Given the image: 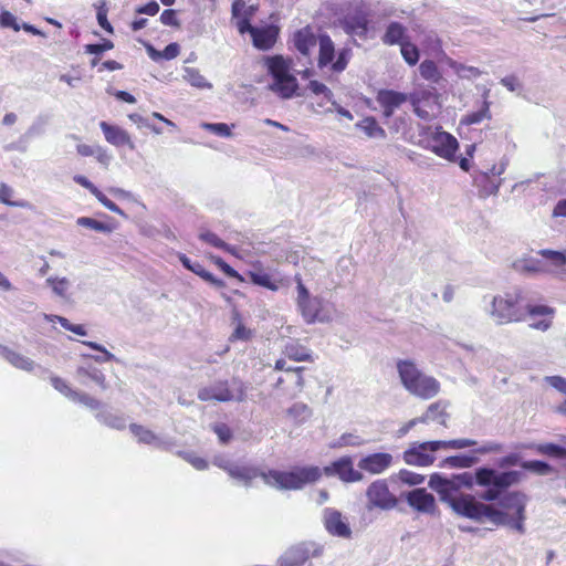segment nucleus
<instances>
[{
    "mask_svg": "<svg viewBox=\"0 0 566 566\" xmlns=\"http://www.w3.org/2000/svg\"><path fill=\"white\" fill-rule=\"evenodd\" d=\"M338 476L343 482H358L361 481L364 475L360 471L355 470L350 457H343L329 465L321 470V475Z\"/></svg>",
    "mask_w": 566,
    "mask_h": 566,
    "instance_id": "2eb2a0df",
    "label": "nucleus"
},
{
    "mask_svg": "<svg viewBox=\"0 0 566 566\" xmlns=\"http://www.w3.org/2000/svg\"><path fill=\"white\" fill-rule=\"evenodd\" d=\"M398 478L402 483L408 485H418L424 481L423 475L405 469L399 471Z\"/></svg>",
    "mask_w": 566,
    "mask_h": 566,
    "instance_id": "052dcab7",
    "label": "nucleus"
},
{
    "mask_svg": "<svg viewBox=\"0 0 566 566\" xmlns=\"http://www.w3.org/2000/svg\"><path fill=\"white\" fill-rule=\"evenodd\" d=\"M45 283L52 287V291L56 296L61 298H67V291L71 285L69 279L64 276H50L46 279Z\"/></svg>",
    "mask_w": 566,
    "mask_h": 566,
    "instance_id": "79ce46f5",
    "label": "nucleus"
},
{
    "mask_svg": "<svg viewBox=\"0 0 566 566\" xmlns=\"http://www.w3.org/2000/svg\"><path fill=\"white\" fill-rule=\"evenodd\" d=\"M520 471L499 472L495 469L482 467L475 470V483L488 488L480 499L492 502L499 500L501 494L510 486L517 484L522 479Z\"/></svg>",
    "mask_w": 566,
    "mask_h": 566,
    "instance_id": "39448f33",
    "label": "nucleus"
},
{
    "mask_svg": "<svg viewBox=\"0 0 566 566\" xmlns=\"http://www.w3.org/2000/svg\"><path fill=\"white\" fill-rule=\"evenodd\" d=\"M544 259L549 261V263L558 269V271H552L551 273L556 274L560 279H564L566 275V269L564 266L566 265V250L564 251H554L544 249L538 252Z\"/></svg>",
    "mask_w": 566,
    "mask_h": 566,
    "instance_id": "c85d7f7f",
    "label": "nucleus"
},
{
    "mask_svg": "<svg viewBox=\"0 0 566 566\" xmlns=\"http://www.w3.org/2000/svg\"><path fill=\"white\" fill-rule=\"evenodd\" d=\"M96 418L99 422L105 426L116 429L123 430L126 428V419L122 415H115L108 411H101L96 415Z\"/></svg>",
    "mask_w": 566,
    "mask_h": 566,
    "instance_id": "4c0bfd02",
    "label": "nucleus"
},
{
    "mask_svg": "<svg viewBox=\"0 0 566 566\" xmlns=\"http://www.w3.org/2000/svg\"><path fill=\"white\" fill-rule=\"evenodd\" d=\"M14 191L13 189L8 186L7 184L2 182L0 184V202L10 206V207H19V208H27L29 207V202L24 200L19 201H12L11 197L13 196Z\"/></svg>",
    "mask_w": 566,
    "mask_h": 566,
    "instance_id": "49530a36",
    "label": "nucleus"
},
{
    "mask_svg": "<svg viewBox=\"0 0 566 566\" xmlns=\"http://www.w3.org/2000/svg\"><path fill=\"white\" fill-rule=\"evenodd\" d=\"M245 386L237 378H233L231 385L228 381H216L210 386L203 387L198 391V398L201 401H244L245 400Z\"/></svg>",
    "mask_w": 566,
    "mask_h": 566,
    "instance_id": "6e6552de",
    "label": "nucleus"
},
{
    "mask_svg": "<svg viewBox=\"0 0 566 566\" xmlns=\"http://www.w3.org/2000/svg\"><path fill=\"white\" fill-rule=\"evenodd\" d=\"M322 523L331 536L350 539L353 531L348 517L334 507H325L322 512Z\"/></svg>",
    "mask_w": 566,
    "mask_h": 566,
    "instance_id": "9b49d317",
    "label": "nucleus"
},
{
    "mask_svg": "<svg viewBox=\"0 0 566 566\" xmlns=\"http://www.w3.org/2000/svg\"><path fill=\"white\" fill-rule=\"evenodd\" d=\"M177 454L190 463L196 470L202 471L208 469V462L203 458L198 457L192 451H178Z\"/></svg>",
    "mask_w": 566,
    "mask_h": 566,
    "instance_id": "864d4df0",
    "label": "nucleus"
},
{
    "mask_svg": "<svg viewBox=\"0 0 566 566\" xmlns=\"http://www.w3.org/2000/svg\"><path fill=\"white\" fill-rule=\"evenodd\" d=\"M0 356L8 360L12 366L22 370L31 371L35 365L30 358L13 352L3 345H0Z\"/></svg>",
    "mask_w": 566,
    "mask_h": 566,
    "instance_id": "a878e982",
    "label": "nucleus"
},
{
    "mask_svg": "<svg viewBox=\"0 0 566 566\" xmlns=\"http://www.w3.org/2000/svg\"><path fill=\"white\" fill-rule=\"evenodd\" d=\"M448 402L438 400L431 403L426 412L418 417L420 423L437 422L443 427H448L449 413L447 412Z\"/></svg>",
    "mask_w": 566,
    "mask_h": 566,
    "instance_id": "4be33fe9",
    "label": "nucleus"
},
{
    "mask_svg": "<svg viewBox=\"0 0 566 566\" xmlns=\"http://www.w3.org/2000/svg\"><path fill=\"white\" fill-rule=\"evenodd\" d=\"M400 52L406 63L410 66H413L418 63L420 54L418 48L415 44L410 42L401 43Z\"/></svg>",
    "mask_w": 566,
    "mask_h": 566,
    "instance_id": "8fccbe9b",
    "label": "nucleus"
},
{
    "mask_svg": "<svg viewBox=\"0 0 566 566\" xmlns=\"http://www.w3.org/2000/svg\"><path fill=\"white\" fill-rule=\"evenodd\" d=\"M474 481H475V474L473 475L470 472L455 474L451 478V489H452V491H454L461 486L471 488L473 485Z\"/></svg>",
    "mask_w": 566,
    "mask_h": 566,
    "instance_id": "13d9d810",
    "label": "nucleus"
},
{
    "mask_svg": "<svg viewBox=\"0 0 566 566\" xmlns=\"http://www.w3.org/2000/svg\"><path fill=\"white\" fill-rule=\"evenodd\" d=\"M201 127L220 137H231V127L226 123H202Z\"/></svg>",
    "mask_w": 566,
    "mask_h": 566,
    "instance_id": "4d7b16f0",
    "label": "nucleus"
},
{
    "mask_svg": "<svg viewBox=\"0 0 566 566\" xmlns=\"http://www.w3.org/2000/svg\"><path fill=\"white\" fill-rule=\"evenodd\" d=\"M323 546L315 542H302L287 548L277 559V566H303L310 557H319Z\"/></svg>",
    "mask_w": 566,
    "mask_h": 566,
    "instance_id": "1a4fd4ad",
    "label": "nucleus"
},
{
    "mask_svg": "<svg viewBox=\"0 0 566 566\" xmlns=\"http://www.w3.org/2000/svg\"><path fill=\"white\" fill-rule=\"evenodd\" d=\"M316 36L310 28L297 30L293 35L295 49L302 55H308L312 48L316 45Z\"/></svg>",
    "mask_w": 566,
    "mask_h": 566,
    "instance_id": "393cba45",
    "label": "nucleus"
},
{
    "mask_svg": "<svg viewBox=\"0 0 566 566\" xmlns=\"http://www.w3.org/2000/svg\"><path fill=\"white\" fill-rule=\"evenodd\" d=\"M279 36V29L275 25L255 27L252 30V43L261 51L271 50Z\"/></svg>",
    "mask_w": 566,
    "mask_h": 566,
    "instance_id": "412c9836",
    "label": "nucleus"
},
{
    "mask_svg": "<svg viewBox=\"0 0 566 566\" xmlns=\"http://www.w3.org/2000/svg\"><path fill=\"white\" fill-rule=\"evenodd\" d=\"M184 78L192 86L197 88H211L212 84L209 83L203 75L200 74L199 70L195 67H186Z\"/></svg>",
    "mask_w": 566,
    "mask_h": 566,
    "instance_id": "a19ab883",
    "label": "nucleus"
},
{
    "mask_svg": "<svg viewBox=\"0 0 566 566\" xmlns=\"http://www.w3.org/2000/svg\"><path fill=\"white\" fill-rule=\"evenodd\" d=\"M252 283L266 287L271 291H277L279 284L272 280L271 275L265 272H250Z\"/></svg>",
    "mask_w": 566,
    "mask_h": 566,
    "instance_id": "09e8293b",
    "label": "nucleus"
},
{
    "mask_svg": "<svg viewBox=\"0 0 566 566\" xmlns=\"http://www.w3.org/2000/svg\"><path fill=\"white\" fill-rule=\"evenodd\" d=\"M419 73L420 76L430 83V85L438 86L440 88H444L447 84V80L443 77L441 71L439 70L436 62L432 60H423L419 64Z\"/></svg>",
    "mask_w": 566,
    "mask_h": 566,
    "instance_id": "5701e85b",
    "label": "nucleus"
},
{
    "mask_svg": "<svg viewBox=\"0 0 566 566\" xmlns=\"http://www.w3.org/2000/svg\"><path fill=\"white\" fill-rule=\"evenodd\" d=\"M491 103H482V106L479 111L467 114L462 119L461 124L464 125H474L480 124L484 119H491L492 114L490 111Z\"/></svg>",
    "mask_w": 566,
    "mask_h": 566,
    "instance_id": "58836bf2",
    "label": "nucleus"
},
{
    "mask_svg": "<svg viewBox=\"0 0 566 566\" xmlns=\"http://www.w3.org/2000/svg\"><path fill=\"white\" fill-rule=\"evenodd\" d=\"M76 376L82 384H85L83 378L88 377L91 380L96 382L103 390L107 389V387H108L103 371L92 365L80 366L76 369Z\"/></svg>",
    "mask_w": 566,
    "mask_h": 566,
    "instance_id": "2f4dec72",
    "label": "nucleus"
},
{
    "mask_svg": "<svg viewBox=\"0 0 566 566\" xmlns=\"http://www.w3.org/2000/svg\"><path fill=\"white\" fill-rule=\"evenodd\" d=\"M44 318L49 322H59L61 326L76 335L85 336L87 334L85 327L83 325L72 324L67 318L59 315H49L45 314Z\"/></svg>",
    "mask_w": 566,
    "mask_h": 566,
    "instance_id": "a18cd8bd",
    "label": "nucleus"
},
{
    "mask_svg": "<svg viewBox=\"0 0 566 566\" xmlns=\"http://www.w3.org/2000/svg\"><path fill=\"white\" fill-rule=\"evenodd\" d=\"M308 88L315 95H319V94L324 95V97L328 102L332 101V98L334 97L333 92L325 84H323V83H321L318 81H315V80L310 81Z\"/></svg>",
    "mask_w": 566,
    "mask_h": 566,
    "instance_id": "69168bd1",
    "label": "nucleus"
},
{
    "mask_svg": "<svg viewBox=\"0 0 566 566\" xmlns=\"http://www.w3.org/2000/svg\"><path fill=\"white\" fill-rule=\"evenodd\" d=\"M507 167V160L503 159L499 165H493L491 168L481 170L473 178L474 185L479 188V196L486 198L495 196L502 185V179L495 180L491 176H501Z\"/></svg>",
    "mask_w": 566,
    "mask_h": 566,
    "instance_id": "f8f14e48",
    "label": "nucleus"
},
{
    "mask_svg": "<svg viewBox=\"0 0 566 566\" xmlns=\"http://www.w3.org/2000/svg\"><path fill=\"white\" fill-rule=\"evenodd\" d=\"M99 127L105 136V139L116 146H127L130 150L135 149V144L132 140L129 134L120 128L119 126L108 124L106 122H101Z\"/></svg>",
    "mask_w": 566,
    "mask_h": 566,
    "instance_id": "aec40b11",
    "label": "nucleus"
},
{
    "mask_svg": "<svg viewBox=\"0 0 566 566\" xmlns=\"http://www.w3.org/2000/svg\"><path fill=\"white\" fill-rule=\"evenodd\" d=\"M343 30L350 36L366 40L369 31V19L364 12L347 14L340 22Z\"/></svg>",
    "mask_w": 566,
    "mask_h": 566,
    "instance_id": "a211bd4d",
    "label": "nucleus"
},
{
    "mask_svg": "<svg viewBox=\"0 0 566 566\" xmlns=\"http://www.w3.org/2000/svg\"><path fill=\"white\" fill-rule=\"evenodd\" d=\"M524 311L525 317L530 316H553L554 308L547 305H534L531 303L530 292L524 290Z\"/></svg>",
    "mask_w": 566,
    "mask_h": 566,
    "instance_id": "72a5a7b5",
    "label": "nucleus"
},
{
    "mask_svg": "<svg viewBox=\"0 0 566 566\" xmlns=\"http://www.w3.org/2000/svg\"><path fill=\"white\" fill-rule=\"evenodd\" d=\"M199 238L203 242H206L214 248H218V249H221L224 251H230V245L228 243H226L223 240H221L216 233H213L211 231L201 232L199 234Z\"/></svg>",
    "mask_w": 566,
    "mask_h": 566,
    "instance_id": "bf43d9fd",
    "label": "nucleus"
},
{
    "mask_svg": "<svg viewBox=\"0 0 566 566\" xmlns=\"http://www.w3.org/2000/svg\"><path fill=\"white\" fill-rule=\"evenodd\" d=\"M84 345L88 346L90 348L97 350L102 353V355H92L90 356L93 358L96 363H107L111 360H117V358L109 353L104 346H102L98 343L95 342H83Z\"/></svg>",
    "mask_w": 566,
    "mask_h": 566,
    "instance_id": "603ef678",
    "label": "nucleus"
},
{
    "mask_svg": "<svg viewBox=\"0 0 566 566\" xmlns=\"http://www.w3.org/2000/svg\"><path fill=\"white\" fill-rule=\"evenodd\" d=\"M392 462L394 458L390 453L377 452L360 458L357 467L360 471L376 475L384 473L391 467Z\"/></svg>",
    "mask_w": 566,
    "mask_h": 566,
    "instance_id": "f3484780",
    "label": "nucleus"
},
{
    "mask_svg": "<svg viewBox=\"0 0 566 566\" xmlns=\"http://www.w3.org/2000/svg\"><path fill=\"white\" fill-rule=\"evenodd\" d=\"M397 370L403 387L411 394L422 399L434 397L440 390L439 381L424 375L412 360H399Z\"/></svg>",
    "mask_w": 566,
    "mask_h": 566,
    "instance_id": "20e7f679",
    "label": "nucleus"
},
{
    "mask_svg": "<svg viewBox=\"0 0 566 566\" xmlns=\"http://www.w3.org/2000/svg\"><path fill=\"white\" fill-rule=\"evenodd\" d=\"M51 384L54 387V389L64 395L66 398H69L70 400H75L77 391L72 389L64 379L57 376H52Z\"/></svg>",
    "mask_w": 566,
    "mask_h": 566,
    "instance_id": "6e6d98bb",
    "label": "nucleus"
},
{
    "mask_svg": "<svg viewBox=\"0 0 566 566\" xmlns=\"http://www.w3.org/2000/svg\"><path fill=\"white\" fill-rule=\"evenodd\" d=\"M526 495L522 492L514 491L505 494L500 499V505L506 510H514L515 514H509L495 510L493 506L484 504L475 500L472 495H461L450 501V505L459 515L483 522L488 520L494 525H507L511 528L523 534L525 532V505Z\"/></svg>",
    "mask_w": 566,
    "mask_h": 566,
    "instance_id": "f257e3e1",
    "label": "nucleus"
},
{
    "mask_svg": "<svg viewBox=\"0 0 566 566\" xmlns=\"http://www.w3.org/2000/svg\"><path fill=\"white\" fill-rule=\"evenodd\" d=\"M407 503L420 513L431 514L436 509L434 496L426 489L418 488L406 494Z\"/></svg>",
    "mask_w": 566,
    "mask_h": 566,
    "instance_id": "6ab92c4d",
    "label": "nucleus"
},
{
    "mask_svg": "<svg viewBox=\"0 0 566 566\" xmlns=\"http://www.w3.org/2000/svg\"><path fill=\"white\" fill-rule=\"evenodd\" d=\"M429 147L439 157L452 161L454 160L459 143L451 134L436 128L429 142Z\"/></svg>",
    "mask_w": 566,
    "mask_h": 566,
    "instance_id": "dca6fc26",
    "label": "nucleus"
},
{
    "mask_svg": "<svg viewBox=\"0 0 566 566\" xmlns=\"http://www.w3.org/2000/svg\"><path fill=\"white\" fill-rule=\"evenodd\" d=\"M297 283L296 291V305L297 308L307 324L329 323L333 321L332 306L321 296H312L303 284L300 275L295 276Z\"/></svg>",
    "mask_w": 566,
    "mask_h": 566,
    "instance_id": "423d86ee",
    "label": "nucleus"
},
{
    "mask_svg": "<svg viewBox=\"0 0 566 566\" xmlns=\"http://www.w3.org/2000/svg\"><path fill=\"white\" fill-rule=\"evenodd\" d=\"M132 433L137 438L138 442L154 446L156 448H164L165 442L151 430L136 423L129 426Z\"/></svg>",
    "mask_w": 566,
    "mask_h": 566,
    "instance_id": "cd10ccee",
    "label": "nucleus"
},
{
    "mask_svg": "<svg viewBox=\"0 0 566 566\" xmlns=\"http://www.w3.org/2000/svg\"><path fill=\"white\" fill-rule=\"evenodd\" d=\"M229 475L249 488L252 481L260 476L264 483L277 490H302L305 485L321 479V469L315 465L294 467L290 471H261L256 467L234 464Z\"/></svg>",
    "mask_w": 566,
    "mask_h": 566,
    "instance_id": "f03ea898",
    "label": "nucleus"
},
{
    "mask_svg": "<svg viewBox=\"0 0 566 566\" xmlns=\"http://www.w3.org/2000/svg\"><path fill=\"white\" fill-rule=\"evenodd\" d=\"M380 105H388L398 108L400 105L409 102V94L397 92L394 90H380L376 97Z\"/></svg>",
    "mask_w": 566,
    "mask_h": 566,
    "instance_id": "c756f323",
    "label": "nucleus"
},
{
    "mask_svg": "<svg viewBox=\"0 0 566 566\" xmlns=\"http://www.w3.org/2000/svg\"><path fill=\"white\" fill-rule=\"evenodd\" d=\"M191 272L195 273L196 275L200 276L205 281L209 282L210 284H212L216 287L221 289V287L224 286V282L222 280H219V279L214 277L199 262H195L193 263V266L191 268Z\"/></svg>",
    "mask_w": 566,
    "mask_h": 566,
    "instance_id": "3c124183",
    "label": "nucleus"
},
{
    "mask_svg": "<svg viewBox=\"0 0 566 566\" xmlns=\"http://www.w3.org/2000/svg\"><path fill=\"white\" fill-rule=\"evenodd\" d=\"M440 443V449L442 448H451V449H463L468 447L476 446V441L472 439H454L449 441H438Z\"/></svg>",
    "mask_w": 566,
    "mask_h": 566,
    "instance_id": "0e129e2a",
    "label": "nucleus"
},
{
    "mask_svg": "<svg viewBox=\"0 0 566 566\" xmlns=\"http://www.w3.org/2000/svg\"><path fill=\"white\" fill-rule=\"evenodd\" d=\"M286 415L296 424H301L311 418L312 409L304 402H295L286 410Z\"/></svg>",
    "mask_w": 566,
    "mask_h": 566,
    "instance_id": "f704fd0d",
    "label": "nucleus"
},
{
    "mask_svg": "<svg viewBox=\"0 0 566 566\" xmlns=\"http://www.w3.org/2000/svg\"><path fill=\"white\" fill-rule=\"evenodd\" d=\"M266 66L272 76L270 90L284 99L291 98L298 84L296 77L290 72V63L281 55L266 59Z\"/></svg>",
    "mask_w": 566,
    "mask_h": 566,
    "instance_id": "0eeeda50",
    "label": "nucleus"
},
{
    "mask_svg": "<svg viewBox=\"0 0 566 566\" xmlns=\"http://www.w3.org/2000/svg\"><path fill=\"white\" fill-rule=\"evenodd\" d=\"M488 312L499 325L524 321V289L515 287L503 295L493 296Z\"/></svg>",
    "mask_w": 566,
    "mask_h": 566,
    "instance_id": "7ed1b4c3",
    "label": "nucleus"
},
{
    "mask_svg": "<svg viewBox=\"0 0 566 566\" xmlns=\"http://www.w3.org/2000/svg\"><path fill=\"white\" fill-rule=\"evenodd\" d=\"M429 486L441 494L442 499H444L447 494L452 491L451 479H446L438 473L430 475Z\"/></svg>",
    "mask_w": 566,
    "mask_h": 566,
    "instance_id": "37998d69",
    "label": "nucleus"
},
{
    "mask_svg": "<svg viewBox=\"0 0 566 566\" xmlns=\"http://www.w3.org/2000/svg\"><path fill=\"white\" fill-rule=\"evenodd\" d=\"M368 509L391 510L397 505L396 496L384 480L373 482L366 491Z\"/></svg>",
    "mask_w": 566,
    "mask_h": 566,
    "instance_id": "4468645a",
    "label": "nucleus"
},
{
    "mask_svg": "<svg viewBox=\"0 0 566 566\" xmlns=\"http://www.w3.org/2000/svg\"><path fill=\"white\" fill-rule=\"evenodd\" d=\"M513 269L518 273L528 275L552 272V270L547 268L546 263L532 256H524L515 260L513 262Z\"/></svg>",
    "mask_w": 566,
    "mask_h": 566,
    "instance_id": "b1692460",
    "label": "nucleus"
},
{
    "mask_svg": "<svg viewBox=\"0 0 566 566\" xmlns=\"http://www.w3.org/2000/svg\"><path fill=\"white\" fill-rule=\"evenodd\" d=\"M77 226L92 229L97 232L111 233L113 231V227L108 223L98 221L96 219L90 217H80L76 220Z\"/></svg>",
    "mask_w": 566,
    "mask_h": 566,
    "instance_id": "c03bdc74",
    "label": "nucleus"
},
{
    "mask_svg": "<svg viewBox=\"0 0 566 566\" xmlns=\"http://www.w3.org/2000/svg\"><path fill=\"white\" fill-rule=\"evenodd\" d=\"M545 381L559 392L566 395V378L562 376H547Z\"/></svg>",
    "mask_w": 566,
    "mask_h": 566,
    "instance_id": "774afa93",
    "label": "nucleus"
},
{
    "mask_svg": "<svg viewBox=\"0 0 566 566\" xmlns=\"http://www.w3.org/2000/svg\"><path fill=\"white\" fill-rule=\"evenodd\" d=\"M114 44L112 41L104 39L102 43H92L85 45V52L90 54H102L105 51L112 50Z\"/></svg>",
    "mask_w": 566,
    "mask_h": 566,
    "instance_id": "338daca9",
    "label": "nucleus"
},
{
    "mask_svg": "<svg viewBox=\"0 0 566 566\" xmlns=\"http://www.w3.org/2000/svg\"><path fill=\"white\" fill-rule=\"evenodd\" d=\"M318 44L319 53L317 65L319 69H323L333 62L335 57V46L332 39L327 34L319 35Z\"/></svg>",
    "mask_w": 566,
    "mask_h": 566,
    "instance_id": "bb28decb",
    "label": "nucleus"
},
{
    "mask_svg": "<svg viewBox=\"0 0 566 566\" xmlns=\"http://www.w3.org/2000/svg\"><path fill=\"white\" fill-rule=\"evenodd\" d=\"M448 64L461 78L471 80L479 77L482 74V71H480L478 67L464 65L451 59L448 60Z\"/></svg>",
    "mask_w": 566,
    "mask_h": 566,
    "instance_id": "ea45409f",
    "label": "nucleus"
},
{
    "mask_svg": "<svg viewBox=\"0 0 566 566\" xmlns=\"http://www.w3.org/2000/svg\"><path fill=\"white\" fill-rule=\"evenodd\" d=\"M365 443V440L359 436L353 433H344L339 437L338 441L334 444V447H359Z\"/></svg>",
    "mask_w": 566,
    "mask_h": 566,
    "instance_id": "680f3d73",
    "label": "nucleus"
},
{
    "mask_svg": "<svg viewBox=\"0 0 566 566\" xmlns=\"http://www.w3.org/2000/svg\"><path fill=\"white\" fill-rule=\"evenodd\" d=\"M350 57V50L349 49H343L337 53L336 61L332 64V70L336 73L343 72L348 64Z\"/></svg>",
    "mask_w": 566,
    "mask_h": 566,
    "instance_id": "e2e57ef3",
    "label": "nucleus"
},
{
    "mask_svg": "<svg viewBox=\"0 0 566 566\" xmlns=\"http://www.w3.org/2000/svg\"><path fill=\"white\" fill-rule=\"evenodd\" d=\"M535 450L538 453L551 455V457H557V458L566 457V448L555 444V443L537 444L535 447Z\"/></svg>",
    "mask_w": 566,
    "mask_h": 566,
    "instance_id": "5fc2aeb1",
    "label": "nucleus"
},
{
    "mask_svg": "<svg viewBox=\"0 0 566 566\" xmlns=\"http://www.w3.org/2000/svg\"><path fill=\"white\" fill-rule=\"evenodd\" d=\"M521 467L538 475H547L553 472V468L547 462L541 460L524 461L521 463Z\"/></svg>",
    "mask_w": 566,
    "mask_h": 566,
    "instance_id": "de8ad7c7",
    "label": "nucleus"
},
{
    "mask_svg": "<svg viewBox=\"0 0 566 566\" xmlns=\"http://www.w3.org/2000/svg\"><path fill=\"white\" fill-rule=\"evenodd\" d=\"M438 86L428 85V86H419L413 92L409 94V102L413 107V112L422 119H429L430 114L427 109L422 108L433 106L440 107V97L441 95L438 93Z\"/></svg>",
    "mask_w": 566,
    "mask_h": 566,
    "instance_id": "9d476101",
    "label": "nucleus"
},
{
    "mask_svg": "<svg viewBox=\"0 0 566 566\" xmlns=\"http://www.w3.org/2000/svg\"><path fill=\"white\" fill-rule=\"evenodd\" d=\"M356 127L363 130L370 138H381L386 137V132L382 127H380L373 116L365 117L363 120L356 124Z\"/></svg>",
    "mask_w": 566,
    "mask_h": 566,
    "instance_id": "473e14b6",
    "label": "nucleus"
},
{
    "mask_svg": "<svg viewBox=\"0 0 566 566\" xmlns=\"http://www.w3.org/2000/svg\"><path fill=\"white\" fill-rule=\"evenodd\" d=\"M284 355L295 361H307L312 359L310 350L294 342L287 343L285 345Z\"/></svg>",
    "mask_w": 566,
    "mask_h": 566,
    "instance_id": "c9c22d12",
    "label": "nucleus"
},
{
    "mask_svg": "<svg viewBox=\"0 0 566 566\" xmlns=\"http://www.w3.org/2000/svg\"><path fill=\"white\" fill-rule=\"evenodd\" d=\"M478 462V458L469 454L452 455L446 458L441 467L451 469L471 468Z\"/></svg>",
    "mask_w": 566,
    "mask_h": 566,
    "instance_id": "e433bc0d",
    "label": "nucleus"
},
{
    "mask_svg": "<svg viewBox=\"0 0 566 566\" xmlns=\"http://www.w3.org/2000/svg\"><path fill=\"white\" fill-rule=\"evenodd\" d=\"M440 450L438 441L415 442L405 452L403 460L409 465L428 467L433 463V452Z\"/></svg>",
    "mask_w": 566,
    "mask_h": 566,
    "instance_id": "ddd939ff",
    "label": "nucleus"
},
{
    "mask_svg": "<svg viewBox=\"0 0 566 566\" xmlns=\"http://www.w3.org/2000/svg\"><path fill=\"white\" fill-rule=\"evenodd\" d=\"M407 29L401 23L392 21L387 25L386 32L382 35L381 40L387 45L400 44L405 43L403 39L406 36Z\"/></svg>",
    "mask_w": 566,
    "mask_h": 566,
    "instance_id": "7c9ffc66",
    "label": "nucleus"
}]
</instances>
